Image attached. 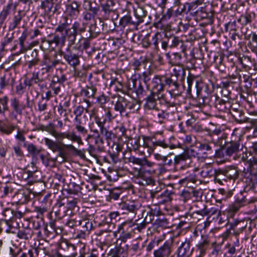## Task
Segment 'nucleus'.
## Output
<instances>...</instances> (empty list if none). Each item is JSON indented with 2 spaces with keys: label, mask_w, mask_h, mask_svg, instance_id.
I'll return each mask as SVG.
<instances>
[{
  "label": "nucleus",
  "mask_w": 257,
  "mask_h": 257,
  "mask_svg": "<svg viewBox=\"0 0 257 257\" xmlns=\"http://www.w3.org/2000/svg\"><path fill=\"white\" fill-rule=\"evenodd\" d=\"M152 89L161 94H163L165 88L169 89L171 94L177 90L179 84L177 82V79L173 77L165 75H156L153 78L152 82Z\"/></svg>",
  "instance_id": "1"
},
{
  "label": "nucleus",
  "mask_w": 257,
  "mask_h": 257,
  "mask_svg": "<svg viewBox=\"0 0 257 257\" xmlns=\"http://www.w3.org/2000/svg\"><path fill=\"white\" fill-rule=\"evenodd\" d=\"M157 100H159L161 101L164 100L167 106H171L173 105L171 102L165 99V95L164 94H161L159 92H157L155 91V90H153V89H152L150 94L147 95L145 98V108L146 109H150L152 110L156 109L157 107Z\"/></svg>",
  "instance_id": "2"
},
{
  "label": "nucleus",
  "mask_w": 257,
  "mask_h": 257,
  "mask_svg": "<svg viewBox=\"0 0 257 257\" xmlns=\"http://www.w3.org/2000/svg\"><path fill=\"white\" fill-rule=\"evenodd\" d=\"M146 12H144L141 9L136 13L137 20H133L130 15H126L121 18L119 21V25L123 28L126 26H132L134 28H137L140 23L144 21L143 18L146 17Z\"/></svg>",
  "instance_id": "3"
},
{
  "label": "nucleus",
  "mask_w": 257,
  "mask_h": 257,
  "mask_svg": "<svg viewBox=\"0 0 257 257\" xmlns=\"http://www.w3.org/2000/svg\"><path fill=\"white\" fill-rule=\"evenodd\" d=\"M216 173L217 174V177H216V182L220 184H223L222 180L226 181V179L223 177H220V175L224 176V177L228 178L229 180H233L236 179L238 176V171L237 169L231 167L224 169H219L217 170Z\"/></svg>",
  "instance_id": "4"
},
{
  "label": "nucleus",
  "mask_w": 257,
  "mask_h": 257,
  "mask_svg": "<svg viewBox=\"0 0 257 257\" xmlns=\"http://www.w3.org/2000/svg\"><path fill=\"white\" fill-rule=\"evenodd\" d=\"M143 140V147L148 149V152L149 154L153 152L154 150L157 149L158 147H161L164 149L168 148H170L171 149L175 148L174 145L169 146L164 140H159L154 142L149 137H144Z\"/></svg>",
  "instance_id": "5"
},
{
  "label": "nucleus",
  "mask_w": 257,
  "mask_h": 257,
  "mask_svg": "<svg viewBox=\"0 0 257 257\" xmlns=\"http://www.w3.org/2000/svg\"><path fill=\"white\" fill-rule=\"evenodd\" d=\"M134 176L139 179L138 183L143 186L153 185L154 180L150 175H147L146 171L142 168H134L133 170Z\"/></svg>",
  "instance_id": "6"
},
{
  "label": "nucleus",
  "mask_w": 257,
  "mask_h": 257,
  "mask_svg": "<svg viewBox=\"0 0 257 257\" xmlns=\"http://www.w3.org/2000/svg\"><path fill=\"white\" fill-rule=\"evenodd\" d=\"M141 206L142 204L138 200H127L122 202L119 205V207L123 214L132 213L136 215Z\"/></svg>",
  "instance_id": "7"
},
{
  "label": "nucleus",
  "mask_w": 257,
  "mask_h": 257,
  "mask_svg": "<svg viewBox=\"0 0 257 257\" xmlns=\"http://www.w3.org/2000/svg\"><path fill=\"white\" fill-rule=\"evenodd\" d=\"M60 63V60L58 59L56 53L48 55H45L42 61V64L45 67L42 68L46 72H50L53 70L54 68Z\"/></svg>",
  "instance_id": "8"
},
{
  "label": "nucleus",
  "mask_w": 257,
  "mask_h": 257,
  "mask_svg": "<svg viewBox=\"0 0 257 257\" xmlns=\"http://www.w3.org/2000/svg\"><path fill=\"white\" fill-rule=\"evenodd\" d=\"M256 200L247 199L246 197H242L241 198L237 197L235 201L229 205L228 208V212L230 216H232L239 209L248 204L254 202Z\"/></svg>",
  "instance_id": "9"
},
{
  "label": "nucleus",
  "mask_w": 257,
  "mask_h": 257,
  "mask_svg": "<svg viewBox=\"0 0 257 257\" xmlns=\"http://www.w3.org/2000/svg\"><path fill=\"white\" fill-rule=\"evenodd\" d=\"M61 55L67 62L68 64L73 68L79 65V55L76 54L70 48H68L65 52H62Z\"/></svg>",
  "instance_id": "10"
},
{
  "label": "nucleus",
  "mask_w": 257,
  "mask_h": 257,
  "mask_svg": "<svg viewBox=\"0 0 257 257\" xmlns=\"http://www.w3.org/2000/svg\"><path fill=\"white\" fill-rule=\"evenodd\" d=\"M173 240L166 241L163 245L154 251V257H169L172 251Z\"/></svg>",
  "instance_id": "11"
},
{
  "label": "nucleus",
  "mask_w": 257,
  "mask_h": 257,
  "mask_svg": "<svg viewBox=\"0 0 257 257\" xmlns=\"http://www.w3.org/2000/svg\"><path fill=\"white\" fill-rule=\"evenodd\" d=\"M193 248L191 247V241L185 239L178 247L176 250L177 257H189L192 254Z\"/></svg>",
  "instance_id": "12"
},
{
  "label": "nucleus",
  "mask_w": 257,
  "mask_h": 257,
  "mask_svg": "<svg viewBox=\"0 0 257 257\" xmlns=\"http://www.w3.org/2000/svg\"><path fill=\"white\" fill-rule=\"evenodd\" d=\"M45 144L48 148L53 152H58V156L62 158L65 157V153L63 150V148L61 146V142L59 143L47 138L44 139Z\"/></svg>",
  "instance_id": "13"
},
{
  "label": "nucleus",
  "mask_w": 257,
  "mask_h": 257,
  "mask_svg": "<svg viewBox=\"0 0 257 257\" xmlns=\"http://www.w3.org/2000/svg\"><path fill=\"white\" fill-rule=\"evenodd\" d=\"M54 137H55L58 141H62L64 139H67L72 142H76L79 144L82 143L81 137L77 135L75 133L73 132H57Z\"/></svg>",
  "instance_id": "14"
},
{
  "label": "nucleus",
  "mask_w": 257,
  "mask_h": 257,
  "mask_svg": "<svg viewBox=\"0 0 257 257\" xmlns=\"http://www.w3.org/2000/svg\"><path fill=\"white\" fill-rule=\"evenodd\" d=\"M130 89H135L138 98H141L146 95L147 92L142 86L140 80L131 79L128 81Z\"/></svg>",
  "instance_id": "15"
},
{
  "label": "nucleus",
  "mask_w": 257,
  "mask_h": 257,
  "mask_svg": "<svg viewBox=\"0 0 257 257\" xmlns=\"http://www.w3.org/2000/svg\"><path fill=\"white\" fill-rule=\"evenodd\" d=\"M172 193L171 191L168 190H165L161 194H158L156 193H152L151 197L153 198V201L156 199L157 204H164L171 201V195Z\"/></svg>",
  "instance_id": "16"
},
{
  "label": "nucleus",
  "mask_w": 257,
  "mask_h": 257,
  "mask_svg": "<svg viewBox=\"0 0 257 257\" xmlns=\"http://www.w3.org/2000/svg\"><path fill=\"white\" fill-rule=\"evenodd\" d=\"M215 106L220 111L229 112L232 108V106L228 97L226 99L220 98L216 96L215 101Z\"/></svg>",
  "instance_id": "17"
},
{
  "label": "nucleus",
  "mask_w": 257,
  "mask_h": 257,
  "mask_svg": "<svg viewBox=\"0 0 257 257\" xmlns=\"http://www.w3.org/2000/svg\"><path fill=\"white\" fill-rule=\"evenodd\" d=\"M152 114L155 121L160 124L164 123L169 116V113L157 107L152 111Z\"/></svg>",
  "instance_id": "18"
},
{
  "label": "nucleus",
  "mask_w": 257,
  "mask_h": 257,
  "mask_svg": "<svg viewBox=\"0 0 257 257\" xmlns=\"http://www.w3.org/2000/svg\"><path fill=\"white\" fill-rule=\"evenodd\" d=\"M257 158H253L252 160H250L248 163V168L244 169L245 173H249L252 175L251 180L254 185L257 186Z\"/></svg>",
  "instance_id": "19"
},
{
  "label": "nucleus",
  "mask_w": 257,
  "mask_h": 257,
  "mask_svg": "<svg viewBox=\"0 0 257 257\" xmlns=\"http://www.w3.org/2000/svg\"><path fill=\"white\" fill-rule=\"evenodd\" d=\"M240 147L239 140L231 141L226 144L225 153L229 157L233 156L234 160L236 159V154L238 152Z\"/></svg>",
  "instance_id": "20"
},
{
  "label": "nucleus",
  "mask_w": 257,
  "mask_h": 257,
  "mask_svg": "<svg viewBox=\"0 0 257 257\" xmlns=\"http://www.w3.org/2000/svg\"><path fill=\"white\" fill-rule=\"evenodd\" d=\"M11 105L13 110L11 113L12 114L15 112L17 114L22 115L23 111L26 108V105L23 103H21L17 97L11 99Z\"/></svg>",
  "instance_id": "21"
},
{
  "label": "nucleus",
  "mask_w": 257,
  "mask_h": 257,
  "mask_svg": "<svg viewBox=\"0 0 257 257\" xmlns=\"http://www.w3.org/2000/svg\"><path fill=\"white\" fill-rule=\"evenodd\" d=\"M201 169L202 170L200 172V174L202 177H211L214 175L215 180L216 181V177H217L216 172L217 170H214L211 164H204Z\"/></svg>",
  "instance_id": "22"
},
{
  "label": "nucleus",
  "mask_w": 257,
  "mask_h": 257,
  "mask_svg": "<svg viewBox=\"0 0 257 257\" xmlns=\"http://www.w3.org/2000/svg\"><path fill=\"white\" fill-rule=\"evenodd\" d=\"M216 145L213 141H210L208 143H200L198 148L202 151L205 152L206 153L209 155H212L213 152H215V155H217V150L215 149Z\"/></svg>",
  "instance_id": "23"
},
{
  "label": "nucleus",
  "mask_w": 257,
  "mask_h": 257,
  "mask_svg": "<svg viewBox=\"0 0 257 257\" xmlns=\"http://www.w3.org/2000/svg\"><path fill=\"white\" fill-rule=\"evenodd\" d=\"M65 202L63 200H58L55 204V209L57 210L54 211L56 217L61 219L66 215L67 208L65 206Z\"/></svg>",
  "instance_id": "24"
},
{
  "label": "nucleus",
  "mask_w": 257,
  "mask_h": 257,
  "mask_svg": "<svg viewBox=\"0 0 257 257\" xmlns=\"http://www.w3.org/2000/svg\"><path fill=\"white\" fill-rule=\"evenodd\" d=\"M90 132L92 133V137L94 140V143L96 145H102L104 143L103 139L101 137L100 132L95 126L93 122L89 125Z\"/></svg>",
  "instance_id": "25"
},
{
  "label": "nucleus",
  "mask_w": 257,
  "mask_h": 257,
  "mask_svg": "<svg viewBox=\"0 0 257 257\" xmlns=\"http://www.w3.org/2000/svg\"><path fill=\"white\" fill-rule=\"evenodd\" d=\"M202 240L197 245V247L199 251V254L196 257H203L206 253V250L209 245V241L206 236L202 235Z\"/></svg>",
  "instance_id": "26"
},
{
  "label": "nucleus",
  "mask_w": 257,
  "mask_h": 257,
  "mask_svg": "<svg viewBox=\"0 0 257 257\" xmlns=\"http://www.w3.org/2000/svg\"><path fill=\"white\" fill-rule=\"evenodd\" d=\"M127 103L128 101L125 98L119 96L117 101L114 104V109L121 114L123 112L125 111Z\"/></svg>",
  "instance_id": "27"
},
{
  "label": "nucleus",
  "mask_w": 257,
  "mask_h": 257,
  "mask_svg": "<svg viewBox=\"0 0 257 257\" xmlns=\"http://www.w3.org/2000/svg\"><path fill=\"white\" fill-rule=\"evenodd\" d=\"M82 245L78 257H99L100 253L98 250L96 249H92L90 251L86 252L85 244H82Z\"/></svg>",
  "instance_id": "28"
},
{
  "label": "nucleus",
  "mask_w": 257,
  "mask_h": 257,
  "mask_svg": "<svg viewBox=\"0 0 257 257\" xmlns=\"http://www.w3.org/2000/svg\"><path fill=\"white\" fill-rule=\"evenodd\" d=\"M15 79L14 78L9 76L4 75L0 77V88L1 90L5 89L10 84L13 87L15 83Z\"/></svg>",
  "instance_id": "29"
},
{
  "label": "nucleus",
  "mask_w": 257,
  "mask_h": 257,
  "mask_svg": "<svg viewBox=\"0 0 257 257\" xmlns=\"http://www.w3.org/2000/svg\"><path fill=\"white\" fill-rule=\"evenodd\" d=\"M32 235L33 230L29 227L19 230L17 233L18 237L24 240H29L32 238Z\"/></svg>",
  "instance_id": "30"
},
{
  "label": "nucleus",
  "mask_w": 257,
  "mask_h": 257,
  "mask_svg": "<svg viewBox=\"0 0 257 257\" xmlns=\"http://www.w3.org/2000/svg\"><path fill=\"white\" fill-rule=\"evenodd\" d=\"M185 75V71L182 66L177 65L173 69V73L170 77H173L177 79V82L178 79L182 80L184 78Z\"/></svg>",
  "instance_id": "31"
},
{
  "label": "nucleus",
  "mask_w": 257,
  "mask_h": 257,
  "mask_svg": "<svg viewBox=\"0 0 257 257\" xmlns=\"http://www.w3.org/2000/svg\"><path fill=\"white\" fill-rule=\"evenodd\" d=\"M97 91L95 87L91 85L87 86L85 88L83 89L81 91V94L88 98H95V95Z\"/></svg>",
  "instance_id": "32"
},
{
  "label": "nucleus",
  "mask_w": 257,
  "mask_h": 257,
  "mask_svg": "<svg viewBox=\"0 0 257 257\" xmlns=\"http://www.w3.org/2000/svg\"><path fill=\"white\" fill-rule=\"evenodd\" d=\"M13 7L12 3L8 4L4 7L3 10L0 13V21L1 23H3L6 20L7 17L10 14L11 9Z\"/></svg>",
  "instance_id": "33"
},
{
  "label": "nucleus",
  "mask_w": 257,
  "mask_h": 257,
  "mask_svg": "<svg viewBox=\"0 0 257 257\" xmlns=\"http://www.w3.org/2000/svg\"><path fill=\"white\" fill-rule=\"evenodd\" d=\"M79 5L76 2H72L67 7V11L69 14L73 18L76 17L79 13Z\"/></svg>",
  "instance_id": "34"
},
{
  "label": "nucleus",
  "mask_w": 257,
  "mask_h": 257,
  "mask_svg": "<svg viewBox=\"0 0 257 257\" xmlns=\"http://www.w3.org/2000/svg\"><path fill=\"white\" fill-rule=\"evenodd\" d=\"M79 225L82 226L84 231L89 232L93 228L92 221L87 218L79 220Z\"/></svg>",
  "instance_id": "35"
},
{
  "label": "nucleus",
  "mask_w": 257,
  "mask_h": 257,
  "mask_svg": "<svg viewBox=\"0 0 257 257\" xmlns=\"http://www.w3.org/2000/svg\"><path fill=\"white\" fill-rule=\"evenodd\" d=\"M9 97L5 95L0 97V114H5V111L9 110L8 106Z\"/></svg>",
  "instance_id": "36"
},
{
  "label": "nucleus",
  "mask_w": 257,
  "mask_h": 257,
  "mask_svg": "<svg viewBox=\"0 0 257 257\" xmlns=\"http://www.w3.org/2000/svg\"><path fill=\"white\" fill-rule=\"evenodd\" d=\"M66 248L64 249L68 251L67 257H75L77 255L76 248L75 245L66 241L65 242Z\"/></svg>",
  "instance_id": "37"
},
{
  "label": "nucleus",
  "mask_w": 257,
  "mask_h": 257,
  "mask_svg": "<svg viewBox=\"0 0 257 257\" xmlns=\"http://www.w3.org/2000/svg\"><path fill=\"white\" fill-rule=\"evenodd\" d=\"M65 34L71 45L73 44L75 41L77 33L72 27L71 28L67 27L65 31Z\"/></svg>",
  "instance_id": "38"
},
{
  "label": "nucleus",
  "mask_w": 257,
  "mask_h": 257,
  "mask_svg": "<svg viewBox=\"0 0 257 257\" xmlns=\"http://www.w3.org/2000/svg\"><path fill=\"white\" fill-rule=\"evenodd\" d=\"M54 0H44L41 2L40 7L42 9L45 10V13L49 15L51 12L53 6Z\"/></svg>",
  "instance_id": "39"
},
{
  "label": "nucleus",
  "mask_w": 257,
  "mask_h": 257,
  "mask_svg": "<svg viewBox=\"0 0 257 257\" xmlns=\"http://www.w3.org/2000/svg\"><path fill=\"white\" fill-rule=\"evenodd\" d=\"M27 36H28L27 30H25L23 32L21 37L19 38V44L21 46V49L19 52V53H25L27 50V48L25 47V46L24 45V42L26 41Z\"/></svg>",
  "instance_id": "40"
},
{
  "label": "nucleus",
  "mask_w": 257,
  "mask_h": 257,
  "mask_svg": "<svg viewBox=\"0 0 257 257\" xmlns=\"http://www.w3.org/2000/svg\"><path fill=\"white\" fill-rule=\"evenodd\" d=\"M22 19L21 11H19L17 15L14 16L12 22L10 23L9 28L11 30H14L19 25Z\"/></svg>",
  "instance_id": "41"
},
{
  "label": "nucleus",
  "mask_w": 257,
  "mask_h": 257,
  "mask_svg": "<svg viewBox=\"0 0 257 257\" xmlns=\"http://www.w3.org/2000/svg\"><path fill=\"white\" fill-rule=\"evenodd\" d=\"M114 2L113 0H106V3L101 4L102 10L106 14H109L111 12L113 11Z\"/></svg>",
  "instance_id": "42"
},
{
  "label": "nucleus",
  "mask_w": 257,
  "mask_h": 257,
  "mask_svg": "<svg viewBox=\"0 0 257 257\" xmlns=\"http://www.w3.org/2000/svg\"><path fill=\"white\" fill-rule=\"evenodd\" d=\"M218 210L215 208H211L209 210H208V209H207L205 206H204L203 209L195 211V212L197 214L201 215L202 216L214 215L216 214Z\"/></svg>",
  "instance_id": "43"
},
{
  "label": "nucleus",
  "mask_w": 257,
  "mask_h": 257,
  "mask_svg": "<svg viewBox=\"0 0 257 257\" xmlns=\"http://www.w3.org/2000/svg\"><path fill=\"white\" fill-rule=\"evenodd\" d=\"M94 13H91L89 12H84L83 13V25L86 26L89 22H93L94 20Z\"/></svg>",
  "instance_id": "44"
},
{
  "label": "nucleus",
  "mask_w": 257,
  "mask_h": 257,
  "mask_svg": "<svg viewBox=\"0 0 257 257\" xmlns=\"http://www.w3.org/2000/svg\"><path fill=\"white\" fill-rule=\"evenodd\" d=\"M189 159V156L184 154L176 156L174 160V166L176 167L179 164H183V162Z\"/></svg>",
  "instance_id": "45"
},
{
  "label": "nucleus",
  "mask_w": 257,
  "mask_h": 257,
  "mask_svg": "<svg viewBox=\"0 0 257 257\" xmlns=\"http://www.w3.org/2000/svg\"><path fill=\"white\" fill-rule=\"evenodd\" d=\"M140 250V242L137 240H134L133 241L131 247L128 249V253L134 254L139 253Z\"/></svg>",
  "instance_id": "46"
},
{
  "label": "nucleus",
  "mask_w": 257,
  "mask_h": 257,
  "mask_svg": "<svg viewBox=\"0 0 257 257\" xmlns=\"http://www.w3.org/2000/svg\"><path fill=\"white\" fill-rule=\"evenodd\" d=\"M41 206L50 209L52 203V195L51 194L46 195L41 201Z\"/></svg>",
  "instance_id": "47"
},
{
  "label": "nucleus",
  "mask_w": 257,
  "mask_h": 257,
  "mask_svg": "<svg viewBox=\"0 0 257 257\" xmlns=\"http://www.w3.org/2000/svg\"><path fill=\"white\" fill-rule=\"evenodd\" d=\"M110 86H114L115 89L117 91H121L123 88V85L121 82L119 81L118 78H111Z\"/></svg>",
  "instance_id": "48"
},
{
  "label": "nucleus",
  "mask_w": 257,
  "mask_h": 257,
  "mask_svg": "<svg viewBox=\"0 0 257 257\" xmlns=\"http://www.w3.org/2000/svg\"><path fill=\"white\" fill-rule=\"evenodd\" d=\"M170 62L173 65H179L182 59L181 55L178 53H174L170 57Z\"/></svg>",
  "instance_id": "49"
},
{
  "label": "nucleus",
  "mask_w": 257,
  "mask_h": 257,
  "mask_svg": "<svg viewBox=\"0 0 257 257\" xmlns=\"http://www.w3.org/2000/svg\"><path fill=\"white\" fill-rule=\"evenodd\" d=\"M49 209L43 206H37L34 208V211L37 213V217L40 219H43L44 213L47 212Z\"/></svg>",
  "instance_id": "50"
},
{
  "label": "nucleus",
  "mask_w": 257,
  "mask_h": 257,
  "mask_svg": "<svg viewBox=\"0 0 257 257\" xmlns=\"http://www.w3.org/2000/svg\"><path fill=\"white\" fill-rule=\"evenodd\" d=\"M88 120L87 116L84 114L82 117H77L74 118V126L84 125L86 123Z\"/></svg>",
  "instance_id": "51"
},
{
  "label": "nucleus",
  "mask_w": 257,
  "mask_h": 257,
  "mask_svg": "<svg viewBox=\"0 0 257 257\" xmlns=\"http://www.w3.org/2000/svg\"><path fill=\"white\" fill-rule=\"evenodd\" d=\"M14 39V34L8 33L6 36L4 38L1 43L3 49L5 48L6 46L12 42Z\"/></svg>",
  "instance_id": "52"
},
{
  "label": "nucleus",
  "mask_w": 257,
  "mask_h": 257,
  "mask_svg": "<svg viewBox=\"0 0 257 257\" xmlns=\"http://www.w3.org/2000/svg\"><path fill=\"white\" fill-rule=\"evenodd\" d=\"M204 131L207 132L208 135L210 137H213L214 135L219 136L222 134V130L220 127H215L213 130L205 128Z\"/></svg>",
  "instance_id": "53"
},
{
  "label": "nucleus",
  "mask_w": 257,
  "mask_h": 257,
  "mask_svg": "<svg viewBox=\"0 0 257 257\" xmlns=\"http://www.w3.org/2000/svg\"><path fill=\"white\" fill-rule=\"evenodd\" d=\"M84 111L87 112L88 111L87 109L85 108L83 106L80 105L76 106L73 111V113L75 115L74 117H82V115Z\"/></svg>",
  "instance_id": "54"
},
{
  "label": "nucleus",
  "mask_w": 257,
  "mask_h": 257,
  "mask_svg": "<svg viewBox=\"0 0 257 257\" xmlns=\"http://www.w3.org/2000/svg\"><path fill=\"white\" fill-rule=\"evenodd\" d=\"M128 145H130L128 147L135 151L139 149L140 147V139H130L128 143Z\"/></svg>",
  "instance_id": "55"
},
{
  "label": "nucleus",
  "mask_w": 257,
  "mask_h": 257,
  "mask_svg": "<svg viewBox=\"0 0 257 257\" xmlns=\"http://www.w3.org/2000/svg\"><path fill=\"white\" fill-rule=\"evenodd\" d=\"M225 30L226 31L231 32H236L237 30V26L235 21L229 22L225 25Z\"/></svg>",
  "instance_id": "56"
},
{
  "label": "nucleus",
  "mask_w": 257,
  "mask_h": 257,
  "mask_svg": "<svg viewBox=\"0 0 257 257\" xmlns=\"http://www.w3.org/2000/svg\"><path fill=\"white\" fill-rule=\"evenodd\" d=\"M27 149L28 152L33 156H36L40 152V150L33 144H28Z\"/></svg>",
  "instance_id": "57"
},
{
  "label": "nucleus",
  "mask_w": 257,
  "mask_h": 257,
  "mask_svg": "<svg viewBox=\"0 0 257 257\" xmlns=\"http://www.w3.org/2000/svg\"><path fill=\"white\" fill-rule=\"evenodd\" d=\"M3 195L2 197L8 195L9 193H12L14 190L12 184L8 183L5 184V186L2 187Z\"/></svg>",
  "instance_id": "58"
},
{
  "label": "nucleus",
  "mask_w": 257,
  "mask_h": 257,
  "mask_svg": "<svg viewBox=\"0 0 257 257\" xmlns=\"http://www.w3.org/2000/svg\"><path fill=\"white\" fill-rule=\"evenodd\" d=\"M238 21L241 22L242 25H246L249 24L252 21L251 16L249 14L246 13L244 15L241 16Z\"/></svg>",
  "instance_id": "59"
},
{
  "label": "nucleus",
  "mask_w": 257,
  "mask_h": 257,
  "mask_svg": "<svg viewBox=\"0 0 257 257\" xmlns=\"http://www.w3.org/2000/svg\"><path fill=\"white\" fill-rule=\"evenodd\" d=\"M161 240L159 239H154L151 241L146 246L147 251H151L155 247L158 246Z\"/></svg>",
  "instance_id": "60"
},
{
  "label": "nucleus",
  "mask_w": 257,
  "mask_h": 257,
  "mask_svg": "<svg viewBox=\"0 0 257 257\" xmlns=\"http://www.w3.org/2000/svg\"><path fill=\"white\" fill-rule=\"evenodd\" d=\"M43 130L47 132L49 134L51 135L53 137H54L57 132L55 129L54 124L52 123H50L45 126Z\"/></svg>",
  "instance_id": "61"
},
{
  "label": "nucleus",
  "mask_w": 257,
  "mask_h": 257,
  "mask_svg": "<svg viewBox=\"0 0 257 257\" xmlns=\"http://www.w3.org/2000/svg\"><path fill=\"white\" fill-rule=\"evenodd\" d=\"M15 126L13 125H8L5 123V125L1 130V132L3 134L9 135L15 130Z\"/></svg>",
  "instance_id": "62"
},
{
  "label": "nucleus",
  "mask_w": 257,
  "mask_h": 257,
  "mask_svg": "<svg viewBox=\"0 0 257 257\" xmlns=\"http://www.w3.org/2000/svg\"><path fill=\"white\" fill-rule=\"evenodd\" d=\"M152 75V72L150 70L144 72L142 75L140 76V78L143 81V82L147 85L148 82L151 80Z\"/></svg>",
  "instance_id": "63"
},
{
  "label": "nucleus",
  "mask_w": 257,
  "mask_h": 257,
  "mask_svg": "<svg viewBox=\"0 0 257 257\" xmlns=\"http://www.w3.org/2000/svg\"><path fill=\"white\" fill-rule=\"evenodd\" d=\"M162 35H163L161 33L157 32L153 37V44L154 46V49H156V50H158L159 49V41H161Z\"/></svg>",
  "instance_id": "64"
}]
</instances>
